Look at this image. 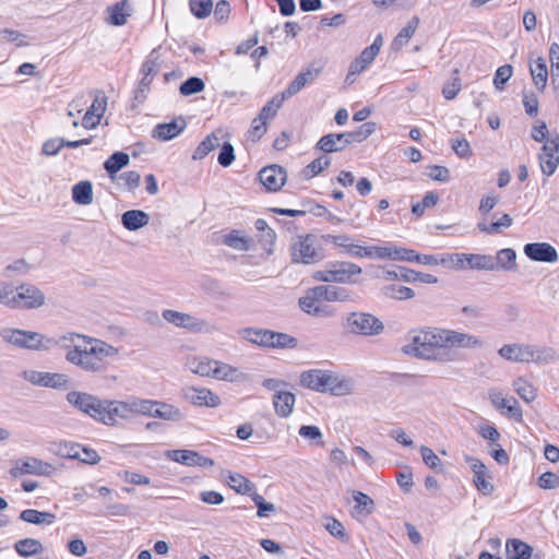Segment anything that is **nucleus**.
Segmentation results:
<instances>
[{"instance_id":"1","label":"nucleus","mask_w":559,"mask_h":559,"mask_svg":"<svg viewBox=\"0 0 559 559\" xmlns=\"http://www.w3.org/2000/svg\"><path fill=\"white\" fill-rule=\"evenodd\" d=\"M66 349V360L88 373H102L107 370L108 358L116 356L118 349L104 341L78 333H67L53 338Z\"/></svg>"},{"instance_id":"2","label":"nucleus","mask_w":559,"mask_h":559,"mask_svg":"<svg viewBox=\"0 0 559 559\" xmlns=\"http://www.w3.org/2000/svg\"><path fill=\"white\" fill-rule=\"evenodd\" d=\"M411 343L403 347L407 355L426 360L449 361L453 357L454 331L425 328L411 332Z\"/></svg>"},{"instance_id":"3","label":"nucleus","mask_w":559,"mask_h":559,"mask_svg":"<svg viewBox=\"0 0 559 559\" xmlns=\"http://www.w3.org/2000/svg\"><path fill=\"white\" fill-rule=\"evenodd\" d=\"M0 336L5 343L28 350H49L58 344L52 337L41 333L13 328H3Z\"/></svg>"},{"instance_id":"4","label":"nucleus","mask_w":559,"mask_h":559,"mask_svg":"<svg viewBox=\"0 0 559 559\" xmlns=\"http://www.w3.org/2000/svg\"><path fill=\"white\" fill-rule=\"evenodd\" d=\"M498 354L514 362H543L556 359V352L549 347H536L530 344H506Z\"/></svg>"},{"instance_id":"5","label":"nucleus","mask_w":559,"mask_h":559,"mask_svg":"<svg viewBox=\"0 0 559 559\" xmlns=\"http://www.w3.org/2000/svg\"><path fill=\"white\" fill-rule=\"evenodd\" d=\"M45 294L35 285L21 284L15 292L5 288L4 306L12 309H36L45 304Z\"/></svg>"},{"instance_id":"6","label":"nucleus","mask_w":559,"mask_h":559,"mask_svg":"<svg viewBox=\"0 0 559 559\" xmlns=\"http://www.w3.org/2000/svg\"><path fill=\"white\" fill-rule=\"evenodd\" d=\"M292 261L301 264H314L323 259V252L313 235H298L289 248Z\"/></svg>"},{"instance_id":"7","label":"nucleus","mask_w":559,"mask_h":559,"mask_svg":"<svg viewBox=\"0 0 559 559\" xmlns=\"http://www.w3.org/2000/svg\"><path fill=\"white\" fill-rule=\"evenodd\" d=\"M344 328L352 334L377 336L384 331L383 322L368 312H350L346 316Z\"/></svg>"},{"instance_id":"8","label":"nucleus","mask_w":559,"mask_h":559,"mask_svg":"<svg viewBox=\"0 0 559 559\" xmlns=\"http://www.w3.org/2000/svg\"><path fill=\"white\" fill-rule=\"evenodd\" d=\"M67 401L80 412L104 424L106 400L86 392L71 391L67 394Z\"/></svg>"},{"instance_id":"9","label":"nucleus","mask_w":559,"mask_h":559,"mask_svg":"<svg viewBox=\"0 0 559 559\" xmlns=\"http://www.w3.org/2000/svg\"><path fill=\"white\" fill-rule=\"evenodd\" d=\"M538 158L543 174L551 176L559 165V134L546 140Z\"/></svg>"},{"instance_id":"10","label":"nucleus","mask_w":559,"mask_h":559,"mask_svg":"<svg viewBox=\"0 0 559 559\" xmlns=\"http://www.w3.org/2000/svg\"><path fill=\"white\" fill-rule=\"evenodd\" d=\"M465 460L473 472V483L476 489L484 496H490L493 492L495 487L488 479L490 477L488 476L486 465L476 457L466 456Z\"/></svg>"},{"instance_id":"11","label":"nucleus","mask_w":559,"mask_h":559,"mask_svg":"<svg viewBox=\"0 0 559 559\" xmlns=\"http://www.w3.org/2000/svg\"><path fill=\"white\" fill-rule=\"evenodd\" d=\"M258 177L266 191L276 192L285 185L287 174L284 167L274 164L263 167L259 171Z\"/></svg>"},{"instance_id":"12","label":"nucleus","mask_w":559,"mask_h":559,"mask_svg":"<svg viewBox=\"0 0 559 559\" xmlns=\"http://www.w3.org/2000/svg\"><path fill=\"white\" fill-rule=\"evenodd\" d=\"M162 317L175 326L186 329L190 332H202L206 328L205 321L176 310L166 309L163 311Z\"/></svg>"},{"instance_id":"13","label":"nucleus","mask_w":559,"mask_h":559,"mask_svg":"<svg viewBox=\"0 0 559 559\" xmlns=\"http://www.w3.org/2000/svg\"><path fill=\"white\" fill-rule=\"evenodd\" d=\"M182 394L194 406L217 407L221 404V397L206 388L187 386Z\"/></svg>"},{"instance_id":"14","label":"nucleus","mask_w":559,"mask_h":559,"mask_svg":"<svg viewBox=\"0 0 559 559\" xmlns=\"http://www.w3.org/2000/svg\"><path fill=\"white\" fill-rule=\"evenodd\" d=\"M166 456L186 466H200L209 468L214 466V461L192 450H168Z\"/></svg>"},{"instance_id":"15","label":"nucleus","mask_w":559,"mask_h":559,"mask_svg":"<svg viewBox=\"0 0 559 559\" xmlns=\"http://www.w3.org/2000/svg\"><path fill=\"white\" fill-rule=\"evenodd\" d=\"M524 254L532 261L555 263L559 255L554 246L548 242H530L524 246Z\"/></svg>"},{"instance_id":"16","label":"nucleus","mask_w":559,"mask_h":559,"mask_svg":"<svg viewBox=\"0 0 559 559\" xmlns=\"http://www.w3.org/2000/svg\"><path fill=\"white\" fill-rule=\"evenodd\" d=\"M323 70V64L320 62H311L302 69L299 74L289 83L287 87L288 95H296L299 93L306 85L311 84L316 81V79L320 75Z\"/></svg>"},{"instance_id":"17","label":"nucleus","mask_w":559,"mask_h":559,"mask_svg":"<svg viewBox=\"0 0 559 559\" xmlns=\"http://www.w3.org/2000/svg\"><path fill=\"white\" fill-rule=\"evenodd\" d=\"M479 271H493L492 255L490 254H456V269Z\"/></svg>"},{"instance_id":"18","label":"nucleus","mask_w":559,"mask_h":559,"mask_svg":"<svg viewBox=\"0 0 559 559\" xmlns=\"http://www.w3.org/2000/svg\"><path fill=\"white\" fill-rule=\"evenodd\" d=\"M330 371L310 369L300 373V385L316 392H326Z\"/></svg>"},{"instance_id":"19","label":"nucleus","mask_w":559,"mask_h":559,"mask_svg":"<svg viewBox=\"0 0 559 559\" xmlns=\"http://www.w3.org/2000/svg\"><path fill=\"white\" fill-rule=\"evenodd\" d=\"M187 127L182 117L174 119L168 123H158L152 130V136L158 141H169L179 135Z\"/></svg>"},{"instance_id":"20","label":"nucleus","mask_w":559,"mask_h":559,"mask_svg":"<svg viewBox=\"0 0 559 559\" xmlns=\"http://www.w3.org/2000/svg\"><path fill=\"white\" fill-rule=\"evenodd\" d=\"M50 468V465L43 461L31 457L25 461L16 462L10 469V475L14 478L26 474L43 475Z\"/></svg>"},{"instance_id":"21","label":"nucleus","mask_w":559,"mask_h":559,"mask_svg":"<svg viewBox=\"0 0 559 559\" xmlns=\"http://www.w3.org/2000/svg\"><path fill=\"white\" fill-rule=\"evenodd\" d=\"M104 425L112 426L116 424L117 418H128L132 414L130 407V400L128 401H108L105 405Z\"/></svg>"},{"instance_id":"22","label":"nucleus","mask_w":559,"mask_h":559,"mask_svg":"<svg viewBox=\"0 0 559 559\" xmlns=\"http://www.w3.org/2000/svg\"><path fill=\"white\" fill-rule=\"evenodd\" d=\"M296 402L294 393L284 390L273 394L272 403L275 414L281 418H287L293 413Z\"/></svg>"},{"instance_id":"23","label":"nucleus","mask_w":559,"mask_h":559,"mask_svg":"<svg viewBox=\"0 0 559 559\" xmlns=\"http://www.w3.org/2000/svg\"><path fill=\"white\" fill-rule=\"evenodd\" d=\"M212 378L222 381L237 382L247 379L246 373L239 371L226 362L214 360L212 369Z\"/></svg>"},{"instance_id":"24","label":"nucleus","mask_w":559,"mask_h":559,"mask_svg":"<svg viewBox=\"0 0 559 559\" xmlns=\"http://www.w3.org/2000/svg\"><path fill=\"white\" fill-rule=\"evenodd\" d=\"M106 21L115 26H122L132 14V5L129 0H121L107 8Z\"/></svg>"},{"instance_id":"25","label":"nucleus","mask_w":559,"mask_h":559,"mask_svg":"<svg viewBox=\"0 0 559 559\" xmlns=\"http://www.w3.org/2000/svg\"><path fill=\"white\" fill-rule=\"evenodd\" d=\"M326 392L335 396H345L354 392V381L350 378L340 377L330 371Z\"/></svg>"},{"instance_id":"26","label":"nucleus","mask_w":559,"mask_h":559,"mask_svg":"<svg viewBox=\"0 0 559 559\" xmlns=\"http://www.w3.org/2000/svg\"><path fill=\"white\" fill-rule=\"evenodd\" d=\"M224 136L223 130H216L209 134L194 150L192 158L194 160L203 159L210 152L214 151L221 145V140Z\"/></svg>"},{"instance_id":"27","label":"nucleus","mask_w":559,"mask_h":559,"mask_svg":"<svg viewBox=\"0 0 559 559\" xmlns=\"http://www.w3.org/2000/svg\"><path fill=\"white\" fill-rule=\"evenodd\" d=\"M150 222V215L141 210H129L121 215L122 226L130 230L135 231L146 226Z\"/></svg>"},{"instance_id":"28","label":"nucleus","mask_w":559,"mask_h":559,"mask_svg":"<svg viewBox=\"0 0 559 559\" xmlns=\"http://www.w3.org/2000/svg\"><path fill=\"white\" fill-rule=\"evenodd\" d=\"M335 283H354L355 276L361 274L362 270L359 265L352 262H340L333 264Z\"/></svg>"},{"instance_id":"29","label":"nucleus","mask_w":559,"mask_h":559,"mask_svg":"<svg viewBox=\"0 0 559 559\" xmlns=\"http://www.w3.org/2000/svg\"><path fill=\"white\" fill-rule=\"evenodd\" d=\"M493 271H515L516 252L511 248L501 249L496 255H492Z\"/></svg>"},{"instance_id":"30","label":"nucleus","mask_w":559,"mask_h":559,"mask_svg":"<svg viewBox=\"0 0 559 559\" xmlns=\"http://www.w3.org/2000/svg\"><path fill=\"white\" fill-rule=\"evenodd\" d=\"M152 417L168 421H180L185 418L183 413L176 406L165 402L156 401L153 407Z\"/></svg>"},{"instance_id":"31","label":"nucleus","mask_w":559,"mask_h":559,"mask_svg":"<svg viewBox=\"0 0 559 559\" xmlns=\"http://www.w3.org/2000/svg\"><path fill=\"white\" fill-rule=\"evenodd\" d=\"M352 495L355 501V507L353 510V515L355 518L367 516L373 512L374 501L368 495L358 490H353Z\"/></svg>"},{"instance_id":"32","label":"nucleus","mask_w":559,"mask_h":559,"mask_svg":"<svg viewBox=\"0 0 559 559\" xmlns=\"http://www.w3.org/2000/svg\"><path fill=\"white\" fill-rule=\"evenodd\" d=\"M20 519L35 525H51L56 521V515L50 512L26 509L20 513Z\"/></svg>"},{"instance_id":"33","label":"nucleus","mask_w":559,"mask_h":559,"mask_svg":"<svg viewBox=\"0 0 559 559\" xmlns=\"http://www.w3.org/2000/svg\"><path fill=\"white\" fill-rule=\"evenodd\" d=\"M314 297L313 288L309 289L306 296L301 297L298 301L300 309L312 316H329L330 313L321 306L322 300Z\"/></svg>"},{"instance_id":"34","label":"nucleus","mask_w":559,"mask_h":559,"mask_svg":"<svg viewBox=\"0 0 559 559\" xmlns=\"http://www.w3.org/2000/svg\"><path fill=\"white\" fill-rule=\"evenodd\" d=\"M238 334L245 341L269 348L270 330L267 329L245 328L239 330Z\"/></svg>"},{"instance_id":"35","label":"nucleus","mask_w":559,"mask_h":559,"mask_svg":"<svg viewBox=\"0 0 559 559\" xmlns=\"http://www.w3.org/2000/svg\"><path fill=\"white\" fill-rule=\"evenodd\" d=\"M72 200L79 205L93 203V186L91 181L84 180L72 187Z\"/></svg>"},{"instance_id":"36","label":"nucleus","mask_w":559,"mask_h":559,"mask_svg":"<svg viewBox=\"0 0 559 559\" xmlns=\"http://www.w3.org/2000/svg\"><path fill=\"white\" fill-rule=\"evenodd\" d=\"M506 548L508 559H530L533 552V548L520 539L508 540Z\"/></svg>"},{"instance_id":"37","label":"nucleus","mask_w":559,"mask_h":559,"mask_svg":"<svg viewBox=\"0 0 559 559\" xmlns=\"http://www.w3.org/2000/svg\"><path fill=\"white\" fill-rule=\"evenodd\" d=\"M213 361L207 357H192L187 359L186 367L198 376L212 377Z\"/></svg>"},{"instance_id":"38","label":"nucleus","mask_w":559,"mask_h":559,"mask_svg":"<svg viewBox=\"0 0 559 559\" xmlns=\"http://www.w3.org/2000/svg\"><path fill=\"white\" fill-rule=\"evenodd\" d=\"M314 298L322 301H341L345 300L346 294L344 289H340L335 286H317L313 287Z\"/></svg>"},{"instance_id":"39","label":"nucleus","mask_w":559,"mask_h":559,"mask_svg":"<svg viewBox=\"0 0 559 559\" xmlns=\"http://www.w3.org/2000/svg\"><path fill=\"white\" fill-rule=\"evenodd\" d=\"M130 163V157L124 152H115L109 156V158L104 163L105 170L109 174L111 178L118 171H120L123 167L128 166Z\"/></svg>"},{"instance_id":"40","label":"nucleus","mask_w":559,"mask_h":559,"mask_svg":"<svg viewBox=\"0 0 559 559\" xmlns=\"http://www.w3.org/2000/svg\"><path fill=\"white\" fill-rule=\"evenodd\" d=\"M14 548L21 557H31L43 552L41 543L34 538H24L15 543Z\"/></svg>"},{"instance_id":"41","label":"nucleus","mask_w":559,"mask_h":559,"mask_svg":"<svg viewBox=\"0 0 559 559\" xmlns=\"http://www.w3.org/2000/svg\"><path fill=\"white\" fill-rule=\"evenodd\" d=\"M298 345L296 337L270 330L269 348H295Z\"/></svg>"},{"instance_id":"42","label":"nucleus","mask_w":559,"mask_h":559,"mask_svg":"<svg viewBox=\"0 0 559 559\" xmlns=\"http://www.w3.org/2000/svg\"><path fill=\"white\" fill-rule=\"evenodd\" d=\"M341 139L342 138H340L338 133H329L318 141L316 148L324 153L341 152L345 150Z\"/></svg>"},{"instance_id":"43","label":"nucleus","mask_w":559,"mask_h":559,"mask_svg":"<svg viewBox=\"0 0 559 559\" xmlns=\"http://www.w3.org/2000/svg\"><path fill=\"white\" fill-rule=\"evenodd\" d=\"M531 75L535 86L539 91H544L547 83V66L543 58H538L533 66H531Z\"/></svg>"},{"instance_id":"44","label":"nucleus","mask_w":559,"mask_h":559,"mask_svg":"<svg viewBox=\"0 0 559 559\" xmlns=\"http://www.w3.org/2000/svg\"><path fill=\"white\" fill-rule=\"evenodd\" d=\"M419 24V20L417 16H413L406 26H404L400 33L395 36L393 43H392V47L393 49H400L402 48L404 45H406L408 43V40L412 38V36L414 35L417 26Z\"/></svg>"},{"instance_id":"45","label":"nucleus","mask_w":559,"mask_h":559,"mask_svg":"<svg viewBox=\"0 0 559 559\" xmlns=\"http://www.w3.org/2000/svg\"><path fill=\"white\" fill-rule=\"evenodd\" d=\"M223 243L239 251H247L250 248V239L241 235L239 230H231L223 237Z\"/></svg>"},{"instance_id":"46","label":"nucleus","mask_w":559,"mask_h":559,"mask_svg":"<svg viewBox=\"0 0 559 559\" xmlns=\"http://www.w3.org/2000/svg\"><path fill=\"white\" fill-rule=\"evenodd\" d=\"M512 217L509 214H503L499 219L487 223L485 221L478 223V228L486 234H498L503 228H508L512 225Z\"/></svg>"},{"instance_id":"47","label":"nucleus","mask_w":559,"mask_h":559,"mask_svg":"<svg viewBox=\"0 0 559 559\" xmlns=\"http://www.w3.org/2000/svg\"><path fill=\"white\" fill-rule=\"evenodd\" d=\"M512 386L519 396L526 403H530L536 399V389L525 379L516 378L513 381Z\"/></svg>"},{"instance_id":"48","label":"nucleus","mask_w":559,"mask_h":559,"mask_svg":"<svg viewBox=\"0 0 559 559\" xmlns=\"http://www.w3.org/2000/svg\"><path fill=\"white\" fill-rule=\"evenodd\" d=\"M70 384L69 377L64 373L44 372L41 386L52 389H67Z\"/></svg>"},{"instance_id":"49","label":"nucleus","mask_w":559,"mask_h":559,"mask_svg":"<svg viewBox=\"0 0 559 559\" xmlns=\"http://www.w3.org/2000/svg\"><path fill=\"white\" fill-rule=\"evenodd\" d=\"M227 483L231 489L241 495L249 493L254 489V484L240 474H230Z\"/></svg>"},{"instance_id":"50","label":"nucleus","mask_w":559,"mask_h":559,"mask_svg":"<svg viewBox=\"0 0 559 559\" xmlns=\"http://www.w3.org/2000/svg\"><path fill=\"white\" fill-rule=\"evenodd\" d=\"M205 88V83L198 76H190L179 86V92L183 96H191L201 93Z\"/></svg>"},{"instance_id":"51","label":"nucleus","mask_w":559,"mask_h":559,"mask_svg":"<svg viewBox=\"0 0 559 559\" xmlns=\"http://www.w3.org/2000/svg\"><path fill=\"white\" fill-rule=\"evenodd\" d=\"M156 401L153 400H143V399H130V407L132 414H140L144 416L152 417L153 407L155 406Z\"/></svg>"},{"instance_id":"52","label":"nucleus","mask_w":559,"mask_h":559,"mask_svg":"<svg viewBox=\"0 0 559 559\" xmlns=\"http://www.w3.org/2000/svg\"><path fill=\"white\" fill-rule=\"evenodd\" d=\"M401 280L405 282H421V283H436L437 278L431 274H425L420 272L413 271L407 267H401Z\"/></svg>"},{"instance_id":"53","label":"nucleus","mask_w":559,"mask_h":559,"mask_svg":"<svg viewBox=\"0 0 559 559\" xmlns=\"http://www.w3.org/2000/svg\"><path fill=\"white\" fill-rule=\"evenodd\" d=\"M384 294L386 297L397 300H406L414 297V290L412 288L396 284L386 286Z\"/></svg>"},{"instance_id":"54","label":"nucleus","mask_w":559,"mask_h":559,"mask_svg":"<svg viewBox=\"0 0 559 559\" xmlns=\"http://www.w3.org/2000/svg\"><path fill=\"white\" fill-rule=\"evenodd\" d=\"M189 4L192 14L198 19L209 16L213 9L212 0H189Z\"/></svg>"},{"instance_id":"55","label":"nucleus","mask_w":559,"mask_h":559,"mask_svg":"<svg viewBox=\"0 0 559 559\" xmlns=\"http://www.w3.org/2000/svg\"><path fill=\"white\" fill-rule=\"evenodd\" d=\"M331 164V158L322 155L314 160H312L305 169L304 175L306 178H312L323 169L328 168Z\"/></svg>"},{"instance_id":"56","label":"nucleus","mask_w":559,"mask_h":559,"mask_svg":"<svg viewBox=\"0 0 559 559\" xmlns=\"http://www.w3.org/2000/svg\"><path fill=\"white\" fill-rule=\"evenodd\" d=\"M438 201L439 195L436 192L430 191L424 197L421 202L413 204L412 213L416 216H421L427 209L435 206Z\"/></svg>"},{"instance_id":"57","label":"nucleus","mask_w":559,"mask_h":559,"mask_svg":"<svg viewBox=\"0 0 559 559\" xmlns=\"http://www.w3.org/2000/svg\"><path fill=\"white\" fill-rule=\"evenodd\" d=\"M484 345V341L478 336L456 332V349L457 348H479Z\"/></svg>"},{"instance_id":"58","label":"nucleus","mask_w":559,"mask_h":559,"mask_svg":"<svg viewBox=\"0 0 559 559\" xmlns=\"http://www.w3.org/2000/svg\"><path fill=\"white\" fill-rule=\"evenodd\" d=\"M512 66L504 64L497 69L495 76H493V85L497 90L501 91L503 90L504 84L510 80L512 76Z\"/></svg>"},{"instance_id":"59","label":"nucleus","mask_w":559,"mask_h":559,"mask_svg":"<svg viewBox=\"0 0 559 559\" xmlns=\"http://www.w3.org/2000/svg\"><path fill=\"white\" fill-rule=\"evenodd\" d=\"M420 454L427 466L435 469L436 472H441V460L430 448L425 445L420 447Z\"/></svg>"},{"instance_id":"60","label":"nucleus","mask_w":559,"mask_h":559,"mask_svg":"<svg viewBox=\"0 0 559 559\" xmlns=\"http://www.w3.org/2000/svg\"><path fill=\"white\" fill-rule=\"evenodd\" d=\"M235 160L234 146L229 142H224L221 146V152L217 162L223 167H228Z\"/></svg>"},{"instance_id":"61","label":"nucleus","mask_w":559,"mask_h":559,"mask_svg":"<svg viewBox=\"0 0 559 559\" xmlns=\"http://www.w3.org/2000/svg\"><path fill=\"white\" fill-rule=\"evenodd\" d=\"M322 238L328 243L345 249L346 252H348L353 245L352 238L348 235H323Z\"/></svg>"},{"instance_id":"62","label":"nucleus","mask_w":559,"mask_h":559,"mask_svg":"<svg viewBox=\"0 0 559 559\" xmlns=\"http://www.w3.org/2000/svg\"><path fill=\"white\" fill-rule=\"evenodd\" d=\"M538 486L543 489H554L559 486V472H545L538 477Z\"/></svg>"},{"instance_id":"63","label":"nucleus","mask_w":559,"mask_h":559,"mask_svg":"<svg viewBox=\"0 0 559 559\" xmlns=\"http://www.w3.org/2000/svg\"><path fill=\"white\" fill-rule=\"evenodd\" d=\"M80 457H78V461L94 465L97 464L100 461L99 454L92 448H86L80 444L79 450Z\"/></svg>"},{"instance_id":"64","label":"nucleus","mask_w":559,"mask_h":559,"mask_svg":"<svg viewBox=\"0 0 559 559\" xmlns=\"http://www.w3.org/2000/svg\"><path fill=\"white\" fill-rule=\"evenodd\" d=\"M159 71V63L157 62L156 58H153V53L150 55V57L144 61L141 68V72L143 74V78L147 79H154V76Z\"/></svg>"}]
</instances>
